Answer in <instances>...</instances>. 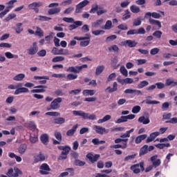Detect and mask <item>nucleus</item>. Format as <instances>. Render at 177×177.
Wrapping results in <instances>:
<instances>
[{
	"instance_id": "1",
	"label": "nucleus",
	"mask_w": 177,
	"mask_h": 177,
	"mask_svg": "<svg viewBox=\"0 0 177 177\" xmlns=\"http://www.w3.org/2000/svg\"><path fill=\"white\" fill-rule=\"evenodd\" d=\"M59 150H62L61 156H59L58 160H66L67 158V154L70 153L71 148L69 146H59Z\"/></svg>"
},
{
	"instance_id": "2",
	"label": "nucleus",
	"mask_w": 177,
	"mask_h": 177,
	"mask_svg": "<svg viewBox=\"0 0 177 177\" xmlns=\"http://www.w3.org/2000/svg\"><path fill=\"white\" fill-rule=\"evenodd\" d=\"M133 174H140V171L143 172L145 171V162H140V163L133 165L130 167Z\"/></svg>"
},
{
	"instance_id": "3",
	"label": "nucleus",
	"mask_w": 177,
	"mask_h": 177,
	"mask_svg": "<svg viewBox=\"0 0 177 177\" xmlns=\"http://www.w3.org/2000/svg\"><path fill=\"white\" fill-rule=\"evenodd\" d=\"M63 102L62 97L55 98L50 104V106L52 110H57V109H60V103Z\"/></svg>"
},
{
	"instance_id": "4",
	"label": "nucleus",
	"mask_w": 177,
	"mask_h": 177,
	"mask_svg": "<svg viewBox=\"0 0 177 177\" xmlns=\"http://www.w3.org/2000/svg\"><path fill=\"white\" fill-rule=\"evenodd\" d=\"M39 174L41 175H48L49 172H50V167L46 163H43L39 167Z\"/></svg>"
},
{
	"instance_id": "5",
	"label": "nucleus",
	"mask_w": 177,
	"mask_h": 177,
	"mask_svg": "<svg viewBox=\"0 0 177 177\" xmlns=\"http://www.w3.org/2000/svg\"><path fill=\"white\" fill-rule=\"evenodd\" d=\"M93 129L96 132V133H99V135H103L104 133H109V129L102 127L94 125Z\"/></svg>"
},
{
	"instance_id": "6",
	"label": "nucleus",
	"mask_w": 177,
	"mask_h": 177,
	"mask_svg": "<svg viewBox=\"0 0 177 177\" xmlns=\"http://www.w3.org/2000/svg\"><path fill=\"white\" fill-rule=\"evenodd\" d=\"M89 1L88 0H84L83 1H81L76 6V9H75V13H81L82 11V8H85L86 5H88Z\"/></svg>"
},
{
	"instance_id": "7",
	"label": "nucleus",
	"mask_w": 177,
	"mask_h": 177,
	"mask_svg": "<svg viewBox=\"0 0 177 177\" xmlns=\"http://www.w3.org/2000/svg\"><path fill=\"white\" fill-rule=\"evenodd\" d=\"M95 10H97V16H102V15H104V13H107V10H106L103 7H95L92 8L90 10V13H95Z\"/></svg>"
},
{
	"instance_id": "8",
	"label": "nucleus",
	"mask_w": 177,
	"mask_h": 177,
	"mask_svg": "<svg viewBox=\"0 0 177 177\" xmlns=\"http://www.w3.org/2000/svg\"><path fill=\"white\" fill-rule=\"evenodd\" d=\"M42 5H44V3H42V2H34L30 4H29L28 6V8L32 10H35V12H36V13H38V12H39V10L38 9V8L42 6Z\"/></svg>"
},
{
	"instance_id": "9",
	"label": "nucleus",
	"mask_w": 177,
	"mask_h": 177,
	"mask_svg": "<svg viewBox=\"0 0 177 177\" xmlns=\"http://www.w3.org/2000/svg\"><path fill=\"white\" fill-rule=\"evenodd\" d=\"M27 52L30 55H36L38 53V46L37 45V42H34L32 46L27 50Z\"/></svg>"
},
{
	"instance_id": "10",
	"label": "nucleus",
	"mask_w": 177,
	"mask_h": 177,
	"mask_svg": "<svg viewBox=\"0 0 177 177\" xmlns=\"http://www.w3.org/2000/svg\"><path fill=\"white\" fill-rule=\"evenodd\" d=\"M122 45L123 46H129V48H135L136 45H138V42L136 41H133L131 39H127L123 42H122Z\"/></svg>"
},
{
	"instance_id": "11",
	"label": "nucleus",
	"mask_w": 177,
	"mask_h": 177,
	"mask_svg": "<svg viewBox=\"0 0 177 177\" xmlns=\"http://www.w3.org/2000/svg\"><path fill=\"white\" fill-rule=\"evenodd\" d=\"M104 23V19L101 18V19H97L95 21L93 22L91 24V27L93 28H99V27H100V28H102Z\"/></svg>"
},
{
	"instance_id": "12",
	"label": "nucleus",
	"mask_w": 177,
	"mask_h": 177,
	"mask_svg": "<svg viewBox=\"0 0 177 177\" xmlns=\"http://www.w3.org/2000/svg\"><path fill=\"white\" fill-rule=\"evenodd\" d=\"M35 88H39L31 90L30 91L31 93H44V92L46 91L44 89H46L48 86L40 85V86H35Z\"/></svg>"
},
{
	"instance_id": "13",
	"label": "nucleus",
	"mask_w": 177,
	"mask_h": 177,
	"mask_svg": "<svg viewBox=\"0 0 177 177\" xmlns=\"http://www.w3.org/2000/svg\"><path fill=\"white\" fill-rule=\"evenodd\" d=\"M138 121L140 124L147 125L148 124H150V118H149V116L142 115L138 118Z\"/></svg>"
},
{
	"instance_id": "14",
	"label": "nucleus",
	"mask_w": 177,
	"mask_h": 177,
	"mask_svg": "<svg viewBox=\"0 0 177 177\" xmlns=\"http://www.w3.org/2000/svg\"><path fill=\"white\" fill-rule=\"evenodd\" d=\"M86 158H88V160H89V161H91V162L93 163L96 162V161L99 160V158H100V155L95 154V156H93V154L92 153H88L86 155Z\"/></svg>"
},
{
	"instance_id": "15",
	"label": "nucleus",
	"mask_w": 177,
	"mask_h": 177,
	"mask_svg": "<svg viewBox=\"0 0 177 177\" xmlns=\"http://www.w3.org/2000/svg\"><path fill=\"white\" fill-rule=\"evenodd\" d=\"M28 92H30V90H28V88H27L26 87H22L21 86L20 87L17 88L14 94L20 95V93H28Z\"/></svg>"
},
{
	"instance_id": "16",
	"label": "nucleus",
	"mask_w": 177,
	"mask_h": 177,
	"mask_svg": "<svg viewBox=\"0 0 177 177\" xmlns=\"http://www.w3.org/2000/svg\"><path fill=\"white\" fill-rule=\"evenodd\" d=\"M117 91H118V84H117V82H114L113 84V88L111 86L107 87L105 90V92L113 93V92H117Z\"/></svg>"
},
{
	"instance_id": "17",
	"label": "nucleus",
	"mask_w": 177,
	"mask_h": 177,
	"mask_svg": "<svg viewBox=\"0 0 177 177\" xmlns=\"http://www.w3.org/2000/svg\"><path fill=\"white\" fill-rule=\"evenodd\" d=\"M73 115L82 117L83 120H85L88 117V113H85L82 111H73Z\"/></svg>"
},
{
	"instance_id": "18",
	"label": "nucleus",
	"mask_w": 177,
	"mask_h": 177,
	"mask_svg": "<svg viewBox=\"0 0 177 177\" xmlns=\"http://www.w3.org/2000/svg\"><path fill=\"white\" fill-rule=\"evenodd\" d=\"M82 26V21H73V24H71L68 26L70 31H73V30H75L77 27Z\"/></svg>"
},
{
	"instance_id": "19",
	"label": "nucleus",
	"mask_w": 177,
	"mask_h": 177,
	"mask_svg": "<svg viewBox=\"0 0 177 177\" xmlns=\"http://www.w3.org/2000/svg\"><path fill=\"white\" fill-rule=\"evenodd\" d=\"M160 136V132L158 131H155L151 133L148 138L147 139V143H150V142H153V140L157 138V136Z\"/></svg>"
},
{
	"instance_id": "20",
	"label": "nucleus",
	"mask_w": 177,
	"mask_h": 177,
	"mask_svg": "<svg viewBox=\"0 0 177 177\" xmlns=\"http://www.w3.org/2000/svg\"><path fill=\"white\" fill-rule=\"evenodd\" d=\"M26 78V74L24 73H19L17 75H16L12 80L14 81H17L18 82H20L21 81H23V80H24Z\"/></svg>"
},
{
	"instance_id": "21",
	"label": "nucleus",
	"mask_w": 177,
	"mask_h": 177,
	"mask_svg": "<svg viewBox=\"0 0 177 177\" xmlns=\"http://www.w3.org/2000/svg\"><path fill=\"white\" fill-rule=\"evenodd\" d=\"M166 86H177V82H176L174 79L172 78H169L166 80V83H165Z\"/></svg>"
},
{
	"instance_id": "22",
	"label": "nucleus",
	"mask_w": 177,
	"mask_h": 177,
	"mask_svg": "<svg viewBox=\"0 0 177 177\" xmlns=\"http://www.w3.org/2000/svg\"><path fill=\"white\" fill-rule=\"evenodd\" d=\"M147 138V134H142L137 136L135 139V143L136 145H139V143H141L142 140H145Z\"/></svg>"
},
{
	"instance_id": "23",
	"label": "nucleus",
	"mask_w": 177,
	"mask_h": 177,
	"mask_svg": "<svg viewBox=\"0 0 177 177\" xmlns=\"http://www.w3.org/2000/svg\"><path fill=\"white\" fill-rule=\"evenodd\" d=\"M102 30H111L113 28V22L110 20H107L105 25L101 27Z\"/></svg>"
},
{
	"instance_id": "24",
	"label": "nucleus",
	"mask_w": 177,
	"mask_h": 177,
	"mask_svg": "<svg viewBox=\"0 0 177 177\" xmlns=\"http://www.w3.org/2000/svg\"><path fill=\"white\" fill-rule=\"evenodd\" d=\"M95 93H96L95 90L86 89L82 91V94L84 96H93Z\"/></svg>"
},
{
	"instance_id": "25",
	"label": "nucleus",
	"mask_w": 177,
	"mask_h": 177,
	"mask_svg": "<svg viewBox=\"0 0 177 177\" xmlns=\"http://www.w3.org/2000/svg\"><path fill=\"white\" fill-rule=\"evenodd\" d=\"M78 128V124L74 125L72 129H69L66 132V136H73Z\"/></svg>"
},
{
	"instance_id": "26",
	"label": "nucleus",
	"mask_w": 177,
	"mask_h": 177,
	"mask_svg": "<svg viewBox=\"0 0 177 177\" xmlns=\"http://www.w3.org/2000/svg\"><path fill=\"white\" fill-rule=\"evenodd\" d=\"M133 131H135V129H131L130 130L127 131L126 133H122L120 135V138H122V139H127V138H130L131 133H132Z\"/></svg>"
},
{
	"instance_id": "27",
	"label": "nucleus",
	"mask_w": 177,
	"mask_h": 177,
	"mask_svg": "<svg viewBox=\"0 0 177 177\" xmlns=\"http://www.w3.org/2000/svg\"><path fill=\"white\" fill-rule=\"evenodd\" d=\"M40 140L43 145H48V142H49V136L48 134H42L40 137Z\"/></svg>"
},
{
	"instance_id": "28",
	"label": "nucleus",
	"mask_w": 177,
	"mask_h": 177,
	"mask_svg": "<svg viewBox=\"0 0 177 177\" xmlns=\"http://www.w3.org/2000/svg\"><path fill=\"white\" fill-rule=\"evenodd\" d=\"M66 71L68 73H75V74H79L80 69H78V66H70L67 68Z\"/></svg>"
},
{
	"instance_id": "29",
	"label": "nucleus",
	"mask_w": 177,
	"mask_h": 177,
	"mask_svg": "<svg viewBox=\"0 0 177 177\" xmlns=\"http://www.w3.org/2000/svg\"><path fill=\"white\" fill-rule=\"evenodd\" d=\"M109 120H111V115H106L102 119H99L97 120V124H103L104 122L109 121Z\"/></svg>"
},
{
	"instance_id": "30",
	"label": "nucleus",
	"mask_w": 177,
	"mask_h": 177,
	"mask_svg": "<svg viewBox=\"0 0 177 177\" xmlns=\"http://www.w3.org/2000/svg\"><path fill=\"white\" fill-rule=\"evenodd\" d=\"M60 10H62V9L60 8H51L50 10H48V15H57V13H60Z\"/></svg>"
},
{
	"instance_id": "31",
	"label": "nucleus",
	"mask_w": 177,
	"mask_h": 177,
	"mask_svg": "<svg viewBox=\"0 0 177 177\" xmlns=\"http://www.w3.org/2000/svg\"><path fill=\"white\" fill-rule=\"evenodd\" d=\"M17 2V0H11L6 3L8 6L6 7V9H8V10H10V9H13L15 7V3Z\"/></svg>"
},
{
	"instance_id": "32",
	"label": "nucleus",
	"mask_w": 177,
	"mask_h": 177,
	"mask_svg": "<svg viewBox=\"0 0 177 177\" xmlns=\"http://www.w3.org/2000/svg\"><path fill=\"white\" fill-rule=\"evenodd\" d=\"M5 56L7 59H17L19 57V55H15L9 51L5 53Z\"/></svg>"
},
{
	"instance_id": "33",
	"label": "nucleus",
	"mask_w": 177,
	"mask_h": 177,
	"mask_svg": "<svg viewBox=\"0 0 177 177\" xmlns=\"http://www.w3.org/2000/svg\"><path fill=\"white\" fill-rule=\"evenodd\" d=\"M23 24L21 23H18L16 24V27L15 28V32L17 34H20L23 31Z\"/></svg>"
},
{
	"instance_id": "34",
	"label": "nucleus",
	"mask_w": 177,
	"mask_h": 177,
	"mask_svg": "<svg viewBox=\"0 0 177 177\" xmlns=\"http://www.w3.org/2000/svg\"><path fill=\"white\" fill-rule=\"evenodd\" d=\"M45 155H44L43 153H39L35 157V160L36 161V162H39V161H45Z\"/></svg>"
},
{
	"instance_id": "35",
	"label": "nucleus",
	"mask_w": 177,
	"mask_h": 177,
	"mask_svg": "<svg viewBox=\"0 0 177 177\" xmlns=\"http://www.w3.org/2000/svg\"><path fill=\"white\" fill-rule=\"evenodd\" d=\"M104 71V65H100L97 66L95 70V75H100Z\"/></svg>"
},
{
	"instance_id": "36",
	"label": "nucleus",
	"mask_w": 177,
	"mask_h": 177,
	"mask_svg": "<svg viewBox=\"0 0 177 177\" xmlns=\"http://www.w3.org/2000/svg\"><path fill=\"white\" fill-rule=\"evenodd\" d=\"M54 124H57L59 125H62V124H64L66 122V119L64 118H56L54 119Z\"/></svg>"
},
{
	"instance_id": "37",
	"label": "nucleus",
	"mask_w": 177,
	"mask_h": 177,
	"mask_svg": "<svg viewBox=\"0 0 177 177\" xmlns=\"http://www.w3.org/2000/svg\"><path fill=\"white\" fill-rule=\"evenodd\" d=\"M35 35H37V37H39L40 38H42L44 37V30L39 27H36V30L35 32Z\"/></svg>"
},
{
	"instance_id": "38",
	"label": "nucleus",
	"mask_w": 177,
	"mask_h": 177,
	"mask_svg": "<svg viewBox=\"0 0 177 177\" xmlns=\"http://www.w3.org/2000/svg\"><path fill=\"white\" fill-rule=\"evenodd\" d=\"M27 150V145L26 144H22L19 146L18 151L19 154H24Z\"/></svg>"
},
{
	"instance_id": "39",
	"label": "nucleus",
	"mask_w": 177,
	"mask_h": 177,
	"mask_svg": "<svg viewBox=\"0 0 177 177\" xmlns=\"http://www.w3.org/2000/svg\"><path fill=\"white\" fill-rule=\"evenodd\" d=\"M110 147L111 149H127V147H128V145L127 143H124L123 145L117 144L115 145H111Z\"/></svg>"
},
{
	"instance_id": "40",
	"label": "nucleus",
	"mask_w": 177,
	"mask_h": 177,
	"mask_svg": "<svg viewBox=\"0 0 177 177\" xmlns=\"http://www.w3.org/2000/svg\"><path fill=\"white\" fill-rule=\"evenodd\" d=\"M108 50L109 52H115L118 53V52H120V48H118L117 45H112L108 48Z\"/></svg>"
},
{
	"instance_id": "41",
	"label": "nucleus",
	"mask_w": 177,
	"mask_h": 177,
	"mask_svg": "<svg viewBox=\"0 0 177 177\" xmlns=\"http://www.w3.org/2000/svg\"><path fill=\"white\" fill-rule=\"evenodd\" d=\"M36 20H39L40 21H48L49 20H52V18L46 16L39 15L37 17Z\"/></svg>"
},
{
	"instance_id": "42",
	"label": "nucleus",
	"mask_w": 177,
	"mask_h": 177,
	"mask_svg": "<svg viewBox=\"0 0 177 177\" xmlns=\"http://www.w3.org/2000/svg\"><path fill=\"white\" fill-rule=\"evenodd\" d=\"M130 10L132 13H139L140 12V8L138 6L133 5L130 7Z\"/></svg>"
},
{
	"instance_id": "43",
	"label": "nucleus",
	"mask_w": 177,
	"mask_h": 177,
	"mask_svg": "<svg viewBox=\"0 0 177 177\" xmlns=\"http://www.w3.org/2000/svg\"><path fill=\"white\" fill-rule=\"evenodd\" d=\"M147 151H149V147L147 145H144L140 151V156H145Z\"/></svg>"
},
{
	"instance_id": "44",
	"label": "nucleus",
	"mask_w": 177,
	"mask_h": 177,
	"mask_svg": "<svg viewBox=\"0 0 177 177\" xmlns=\"http://www.w3.org/2000/svg\"><path fill=\"white\" fill-rule=\"evenodd\" d=\"M63 61H64V57L63 56H57L52 59L53 63H59V62Z\"/></svg>"
},
{
	"instance_id": "45",
	"label": "nucleus",
	"mask_w": 177,
	"mask_h": 177,
	"mask_svg": "<svg viewBox=\"0 0 177 177\" xmlns=\"http://www.w3.org/2000/svg\"><path fill=\"white\" fill-rule=\"evenodd\" d=\"M147 85H149V82L146 80H143L140 82V84H138V89H142L145 88V86H147Z\"/></svg>"
},
{
	"instance_id": "46",
	"label": "nucleus",
	"mask_w": 177,
	"mask_h": 177,
	"mask_svg": "<svg viewBox=\"0 0 177 177\" xmlns=\"http://www.w3.org/2000/svg\"><path fill=\"white\" fill-rule=\"evenodd\" d=\"M67 80L68 81H73L74 80H77L78 78V75L73 73H69L66 76Z\"/></svg>"
},
{
	"instance_id": "47",
	"label": "nucleus",
	"mask_w": 177,
	"mask_h": 177,
	"mask_svg": "<svg viewBox=\"0 0 177 177\" xmlns=\"http://www.w3.org/2000/svg\"><path fill=\"white\" fill-rule=\"evenodd\" d=\"M170 146L171 144L169 143L155 145V147H157V149H160V150L164 149V147H170Z\"/></svg>"
},
{
	"instance_id": "48",
	"label": "nucleus",
	"mask_w": 177,
	"mask_h": 177,
	"mask_svg": "<svg viewBox=\"0 0 177 177\" xmlns=\"http://www.w3.org/2000/svg\"><path fill=\"white\" fill-rule=\"evenodd\" d=\"M120 71L121 74L124 75V77H128V71L127 70V68H125V66H120Z\"/></svg>"
},
{
	"instance_id": "49",
	"label": "nucleus",
	"mask_w": 177,
	"mask_h": 177,
	"mask_svg": "<svg viewBox=\"0 0 177 177\" xmlns=\"http://www.w3.org/2000/svg\"><path fill=\"white\" fill-rule=\"evenodd\" d=\"M58 55H70V52L67 49L60 48L59 50H58Z\"/></svg>"
},
{
	"instance_id": "50",
	"label": "nucleus",
	"mask_w": 177,
	"mask_h": 177,
	"mask_svg": "<svg viewBox=\"0 0 177 177\" xmlns=\"http://www.w3.org/2000/svg\"><path fill=\"white\" fill-rule=\"evenodd\" d=\"M131 18V12H129V10H125V14L123 15V17L122 18L124 21L125 20H128V19Z\"/></svg>"
},
{
	"instance_id": "51",
	"label": "nucleus",
	"mask_w": 177,
	"mask_h": 177,
	"mask_svg": "<svg viewBox=\"0 0 177 177\" xmlns=\"http://www.w3.org/2000/svg\"><path fill=\"white\" fill-rule=\"evenodd\" d=\"M92 34H93V35L97 37V35H102L104 34V30H93Z\"/></svg>"
},
{
	"instance_id": "52",
	"label": "nucleus",
	"mask_w": 177,
	"mask_h": 177,
	"mask_svg": "<svg viewBox=\"0 0 177 177\" xmlns=\"http://www.w3.org/2000/svg\"><path fill=\"white\" fill-rule=\"evenodd\" d=\"M16 17V14L15 13H10L9 14L7 17L5 18V21H10V20H13Z\"/></svg>"
},
{
	"instance_id": "53",
	"label": "nucleus",
	"mask_w": 177,
	"mask_h": 177,
	"mask_svg": "<svg viewBox=\"0 0 177 177\" xmlns=\"http://www.w3.org/2000/svg\"><path fill=\"white\" fill-rule=\"evenodd\" d=\"M20 86H23V83H17L16 85L10 84L8 86V89H17V88H20Z\"/></svg>"
},
{
	"instance_id": "54",
	"label": "nucleus",
	"mask_w": 177,
	"mask_h": 177,
	"mask_svg": "<svg viewBox=\"0 0 177 177\" xmlns=\"http://www.w3.org/2000/svg\"><path fill=\"white\" fill-rule=\"evenodd\" d=\"M52 77L54 78H66V74L65 73H54L52 75Z\"/></svg>"
},
{
	"instance_id": "55",
	"label": "nucleus",
	"mask_w": 177,
	"mask_h": 177,
	"mask_svg": "<svg viewBox=\"0 0 177 177\" xmlns=\"http://www.w3.org/2000/svg\"><path fill=\"white\" fill-rule=\"evenodd\" d=\"M140 106H135L132 108L131 112L133 113V114H138V113H139V111H140Z\"/></svg>"
},
{
	"instance_id": "56",
	"label": "nucleus",
	"mask_w": 177,
	"mask_h": 177,
	"mask_svg": "<svg viewBox=\"0 0 177 177\" xmlns=\"http://www.w3.org/2000/svg\"><path fill=\"white\" fill-rule=\"evenodd\" d=\"M162 35V32L160 30H156L153 33V36L155 37L156 38H158V39L161 38Z\"/></svg>"
},
{
	"instance_id": "57",
	"label": "nucleus",
	"mask_w": 177,
	"mask_h": 177,
	"mask_svg": "<svg viewBox=\"0 0 177 177\" xmlns=\"http://www.w3.org/2000/svg\"><path fill=\"white\" fill-rule=\"evenodd\" d=\"M7 175L8 176H12V177H18L19 176L18 174H13V169H9L7 173Z\"/></svg>"
},
{
	"instance_id": "58",
	"label": "nucleus",
	"mask_w": 177,
	"mask_h": 177,
	"mask_svg": "<svg viewBox=\"0 0 177 177\" xmlns=\"http://www.w3.org/2000/svg\"><path fill=\"white\" fill-rule=\"evenodd\" d=\"M145 103L146 104H159L160 102L147 99Z\"/></svg>"
},
{
	"instance_id": "59",
	"label": "nucleus",
	"mask_w": 177,
	"mask_h": 177,
	"mask_svg": "<svg viewBox=\"0 0 177 177\" xmlns=\"http://www.w3.org/2000/svg\"><path fill=\"white\" fill-rule=\"evenodd\" d=\"M33 80L40 81V80H49V77L48 76H34Z\"/></svg>"
},
{
	"instance_id": "60",
	"label": "nucleus",
	"mask_w": 177,
	"mask_h": 177,
	"mask_svg": "<svg viewBox=\"0 0 177 177\" xmlns=\"http://www.w3.org/2000/svg\"><path fill=\"white\" fill-rule=\"evenodd\" d=\"M54 135L57 140H59V142H62V133L55 131Z\"/></svg>"
},
{
	"instance_id": "61",
	"label": "nucleus",
	"mask_w": 177,
	"mask_h": 177,
	"mask_svg": "<svg viewBox=\"0 0 177 177\" xmlns=\"http://www.w3.org/2000/svg\"><path fill=\"white\" fill-rule=\"evenodd\" d=\"M89 44H91L90 40L82 41H80V46H82V48H85L86 46H88Z\"/></svg>"
},
{
	"instance_id": "62",
	"label": "nucleus",
	"mask_w": 177,
	"mask_h": 177,
	"mask_svg": "<svg viewBox=\"0 0 177 177\" xmlns=\"http://www.w3.org/2000/svg\"><path fill=\"white\" fill-rule=\"evenodd\" d=\"M136 157V154L129 155L124 158V161H132Z\"/></svg>"
},
{
	"instance_id": "63",
	"label": "nucleus",
	"mask_w": 177,
	"mask_h": 177,
	"mask_svg": "<svg viewBox=\"0 0 177 177\" xmlns=\"http://www.w3.org/2000/svg\"><path fill=\"white\" fill-rule=\"evenodd\" d=\"M97 119V116L95 114L90 115L88 113H87V118H86L84 120H94Z\"/></svg>"
},
{
	"instance_id": "64",
	"label": "nucleus",
	"mask_w": 177,
	"mask_h": 177,
	"mask_svg": "<svg viewBox=\"0 0 177 177\" xmlns=\"http://www.w3.org/2000/svg\"><path fill=\"white\" fill-rule=\"evenodd\" d=\"M0 48H12V45L9 43H1L0 44Z\"/></svg>"
}]
</instances>
